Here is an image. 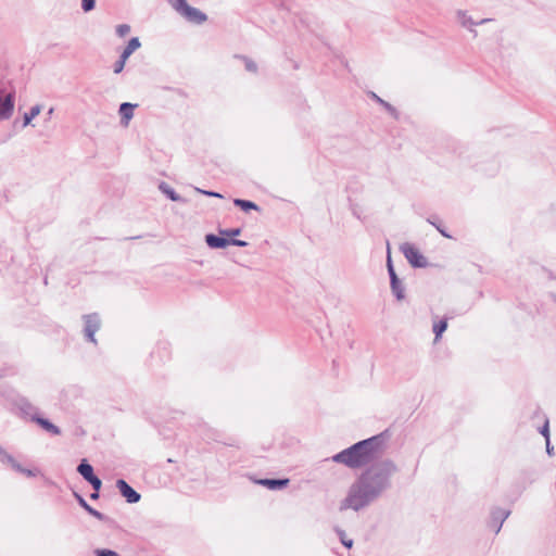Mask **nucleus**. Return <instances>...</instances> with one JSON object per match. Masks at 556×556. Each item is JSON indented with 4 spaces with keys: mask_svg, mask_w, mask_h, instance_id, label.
I'll return each instance as SVG.
<instances>
[{
    "mask_svg": "<svg viewBox=\"0 0 556 556\" xmlns=\"http://www.w3.org/2000/svg\"><path fill=\"white\" fill-rule=\"evenodd\" d=\"M219 233L222 236L228 237V239L235 238L241 233L240 228H230V229H220Z\"/></svg>",
    "mask_w": 556,
    "mask_h": 556,
    "instance_id": "28",
    "label": "nucleus"
},
{
    "mask_svg": "<svg viewBox=\"0 0 556 556\" xmlns=\"http://www.w3.org/2000/svg\"><path fill=\"white\" fill-rule=\"evenodd\" d=\"M96 8V0H81V10L84 12H90Z\"/></svg>",
    "mask_w": 556,
    "mask_h": 556,
    "instance_id": "30",
    "label": "nucleus"
},
{
    "mask_svg": "<svg viewBox=\"0 0 556 556\" xmlns=\"http://www.w3.org/2000/svg\"><path fill=\"white\" fill-rule=\"evenodd\" d=\"M509 515L510 511L505 508H493L491 510V519L489 523L490 528L493 529L495 533H498L502 529L504 521L508 518Z\"/></svg>",
    "mask_w": 556,
    "mask_h": 556,
    "instance_id": "12",
    "label": "nucleus"
},
{
    "mask_svg": "<svg viewBox=\"0 0 556 556\" xmlns=\"http://www.w3.org/2000/svg\"><path fill=\"white\" fill-rule=\"evenodd\" d=\"M96 556H119L118 553H116L113 549L108 548H98L94 551Z\"/></svg>",
    "mask_w": 556,
    "mask_h": 556,
    "instance_id": "31",
    "label": "nucleus"
},
{
    "mask_svg": "<svg viewBox=\"0 0 556 556\" xmlns=\"http://www.w3.org/2000/svg\"><path fill=\"white\" fill-rule=\"evenodd\" d=\"M92 486L93 491H100L102 486V481L98 476H94L90 480L87 481Z\"/></svg>",
    "mask_w": 556,
    "mask_h": 556,
    "instance_id": "32",
    "label": "nucleus"
},
{
    "mask_svg": "<svg viewBox=\"0 0 556 556\" xmlns=\"http://www.w3.org/2000/svg\"><path fill=\"white\" fill-rule=\"evenodd\" d=\"M387 267H388V273L390 276V285H391L392 293L394 294L396 300L401 301L405 298V289H404L402 281L399 279V277L394 270L390 253L388 254V257H387Z\"/></svg>",
    "mask_w": 556,
    "mask_h": 556,
    "instance_id": "7",
    "label": "nucleus"
},
{
    "mask_svg": "<svg viewBox=\"0 0 556 556\" xmlns=\"http://www.w3.org/2000/svg\"><path fill=\"white\" fill-rule=\"evenodd\" d=\"M0 462L2 464L9 465L15 471L23 473L27 477H36L39 472L38 469H27L24 468L11 454H9L1 445H0Z\"/></svg>",
    "mask_w": 556,
    "mask_h": 556,
    "instance_id": "6",
    "label": "nucleus"
},
{
    "mask_svg": "<svg viewBox=\"0 0 556 556\" xmlns=\"http://www.w3.org/2000/svg\"><path fill=\"white\" fill-rule=\"evenodd\" d=\"M176 12L190 23L201 25L207 20V15L197 8L189 5L187 2L180 8H177Z\"/></svg>",
    "mask_w": 556,
    "mask_h": 556,
    "instance_id": "4",
    "label": "nucleus"
},
{
    "mask_svg": "<svg viewBox=\"0 0 556 556\" xmlns=\"http://www.w3.org/2000/svg\"><path fill=\"white\" fill-rule=\"evenodd\" d=\"M408 263L415 268H425L428 265L427 258L413 244L405 242L400 248Z\"/></svg>",
    "mask_w": 556,
    "mask_h": 556,
    "instance_id": "3",
    "label": "nucleus"
},
{
    "mask_svg": "<svg viewBox=\"0 0 556 556\" xmlns=\"http://www.w3.org/2000/svg\"><path fill=\"white\" fill-rule=\"evenodd\" d=\"M141 43L138 37L131 38L123 52L119 55V59L114 63V73L119 74L125 67L127 59L138 49Z\"/></svg>",
    "mask_w": 556,
    "mask_h": 556,
    "instance_id": "9",
    "label": "nucleus"
},
{
    "mask_svg": "<svg viewBox=\"0 0 556 556\" xmlns=\"http://www.w3.org/2000/svg\"><path fill=\"white\" fill-rule=\"evenodd\" d=\"M233 204L238 207H240L244 212H249L251 210L260 211V207L257 204L250 200H243V199H235Z\"/></svg>",
    "mask_w": 556,
    "mask_h": 556,
    "instance_id": "22",
    "label": "nucleus"
},
{
    "mask_svg": "<svg viewBox=\"0 0 556 556\" xmlns=\"http://www.w3.org/2000/svg\"><path fill=\"white\" fill-rule=\"evenodd\" d=\"M85 321L84 334L87 341L97 343L94 338L96 332L100 329L101 320L97 313H91L83 316Z\"/></svg>",
    "mask_w": 556,
    "mask_h": 556,
    "instance_id": "5",
    "label": "nucleus"
},
{
    "mask_svg": "<svg viewBox=\"0 0 556 556\" xmlns=\"http://www.w3.org/2000/svg\"><path fill=\"white\" fill-rule=\"evenodd\" d=\"M13 403L23 417L35 421V417L39 416L38 408L33 405L26 397L18 395L14 399Z\"/></svg>",
    "mask_w": 556,
    "mask_h": 556,
    "instance_id": "10",
    "label": "nucleus"
},
{
    "mask_svg": "<svg viewBox=\"0 0 556 556\" xmlns=\"http://www.w3.org/2000/svg\"><path fill=\"white\" fill-rule=\"evenodd\" d=\"M237 58L241 59L244 62V66L248 72H251V73L257 72V65L253 60H251L250 58L244 56V55H238Z\"/></svg>",
    "mask_w": 556,
    "mask_h": 556,
    "instance_id": "27",
    "label": "nucleus"
},
{
    "mask_svg": "<svg viewBox=\"0 0 556 556\" xmlns=\"http://www.w3.org/2000/svg\"><path fill=\"white\" fill-rule=\"evenodd\" d=\"M137 104L124 102L119 105L118 113L121 115V124L125 127L129 125L130 119L134 117V110Z\"/></svg>",
    "mask_w": 556,
    "mask_h": 556,
    "instance_id": "15",
    "label": "nucleus"
},
{
    "mask_svg": "<svg viewBox=\"0 0 556 556\" xmlns=\"http://www.w3.org/2000/svg\"><path fill=\"white\" fill-rule=\"evenodd\" d=\"M540 433L545 438L546 440H549V428H548V421L546 420L545 424L540 429Z\"/></svg>",
    "mask_w": 556,
    "mask_h": 556,
    "instance_id": "35",
    "label": "nucleus"
},
{
    "mask_svg": "<svg viewBox=\"0 0 556 556\" xmlns=\"http://www.w3.org/2000/svg\"><path fill=\"white\" fill-rule=\"evenodd\" d=\"M197 191L207 197L223 198V195L216 191L202 190L200 188H197Z\"/></svg>",
    "mask_w": 556,
    "mask_h": 556,
    "instance_id": "34",
    "label": "nucleus"
},
{
    "mask_svg": "<svg viewBox=\"0 0 556 556\" xmlns=\"http://www.w3.org/2000/svg\"><path fill=\"white\" fill-rule=\"evenodd\" d=\"M160 190L167 195L174 202H186V200L180 197L172 187H169L166 182H162L159 186Z\"/></svg>",
    "mask_w": 556,
    "mask_h": 556,
    "instance_id": "20",
    "label": "nucleus"
},
{
    "mask_svg": "<svg viewBox=\"0 0 556 556\" xmlns=\"http://www.w3.org/2000/svg\"><path fill=\"white\" fill-rule=\"evenodd\" d=\"M205 242L211 249H224L230 245V239L214 233H207L205 236Z\"/></svg>",
    "mask_w": 556,
    "mask_h": 556,
    "instance_id": "16",
    "label": "nucleus"
},
{
    "mask_svg": "<svg viewBox=\"0 0 556 556\" xmlns=\"http://www.w3.org/2000/svg\"><path fill=\"white\" fill-rule=\"evenodd\" d=\"M456 16L460 25L467 28L469 31L473 33V36H477V31L473 29V26L483 25L490 22V18H482L479 22H475L470 15H468L467 11L458 10L456 12Z\"/></svg>",
    "mask_w": 556,
    "mask_h": 556,
    "instance_id": "13",
    "label": "nucleus"
},
{
    "mask_svg": "<svg viewBox=\"0 0 556 556\" xmlns=\"http://www.w3.org/2000/svg\"><path fill=\"white\" fill-rule=\"evenodd\" d=\"M116 488L118 489L122 496L125 497L126 502L129 504H136L141 498V495L124 479H118L116 481Z\"/></svg>",
    "mask_w": 556,
    "mask_h": 556,
    "instance_id": "11",
    "label": "nucleus"
},
{
    "mask_svg": "<svg viewBox=\"0 0 556 556\" xmlns=\"http://www.w3.org/2000/svg\"><path fill=\"white\" fill-rule=\"evenodd\" d=\"M77 471L86 481L96 476L93 472V467L87 462V459H81L77 466Z\"/></svg>",
    "mask_w": 556,
    "mask_h": 556,
    "instance_id": "19",
    "label": "nucleus"
},
{
    "mask_svg": "<svg viewBox=\"0 0 556 556\" xmlns=\"http://www.w3.org/2000/svg\"><path fill=\"white\" fill-rule=\"evenodd\" d=\"M116 35L121 38L125 37L130 31V26L128 24H119L116 26Z\"/></svg>",
    "mask_w": 556,
    "mask_h": 556,
    "instance_id": "29",
    "label": "nucleus"
},
{
    "mask_svg": "<svg viewBox=\"0 0 556 556\" xmlns=\"http://www.w3.org/2000/svg\"><path fill=\"white\" fill-rule=\"evenodd\" d=\"M375 100L381 104L391 115H393L395 118H397V111L394 106H392L389 102L384 101L377 94L372 93Z\"/></svg>",
    "mask_w": 556,
    "mask_h": 556,
    "instance_id": "25",
    "label": "nucleus"
},
{
    "mask_svg": "<svg viewBox=\"0 0 556 556\" xmlns=\"http://www.w3.org/2000/svg\"><path fill=\"white\" fill-rule=\"evenodd\" d=\"M100 496V491H93L91 494H90V498L91 500H98Z\"/></svg>",
    "mask_w": 556,
    "mask_h": 556,
    "instance_id": "38",
    "label": "nucleus"
},
{
    "mask_svg": "<svg viewBox=\"0 0 556 556\" xmlns=\"http://www.w3.org/2000/svg\"><path fill=\"white\" fill-rule=\"evenodd\" d=\"M383 433L372 435L334 454L330 457V460L342 464L351 469L363 468L379 457L383 450Z\"/></svg>",
    "mask_w": 556,
    "mask_h": 556,
    "instance_id": "2",
    "label": "nucleus"
},
{
    "mask_svg": "<svg viewBox=\"0 0 556 556\" xmlns=\"http://www.w3.org/2000/svg\"><path fill=\"white\" fill-rule=\"evenodd\" d=\"M447 328V320L446 319H441L440 321L435 323L433 325V332L435 334V341H438L442 333L446 330Z\"/></svg>",
    "mask_w": 556,
    "mask_h": 556,
    "instance_id": "24",
    "label": "nucleus"
},
{
    "mask_svg": "<svg viewBox=\"0 0 556 556\" xmlns=\"http://www.w3.org/2000/svg\"><path fill=\"white\" fill-rule=\"evenodd\" d=\"M337 535L339 536L341 543L346 547V548H351L353 546V540L352 539H349L345 534V531L340 529V528H336L334 529Z\"/></svg>",
    "mask_w": 556,
    "mask_h": 556,
    "instance_id": "26",
    "label": "nucleus"
},
{
    "mask_svg": "<svg viewBox=\"0 0 556 556\" xmlns=\"http://www.w3.org/2000/svg\"><path fill=\"white\" fill-rule=\"evenodd\" d=\"M167 3L176 11L177 8H180L182 4L187 2V0H166Z\"/></svg>",
    "mask_w": 556,
    "mask_h": 556,
    "instance_id": "33",
    "label": "nucleus"
},
{
    "mask_svg": "<svg viewBox=\"0 0 556 556\" xmlns=\"http://www.w3.org/2000/svg\"><path fill=\"white\" fill-rule=\"evenodd\" d=\"M41 112V106L39 104H36L29 109L28 112H26L23 116V126L26 127L30 125L31 121L39 115Z\"/></svg>",
    "mask_w": 556,
    "mask_h": 556,
    "instance_id": "21",
    "label": "nucleus"
},
{
    "mask_svg": "<svg viewBox=\"0 0 556 556\" xmlns=\"http://www.w3.org/2000/svg\"><path fill=\"white\" fill-rule=\"evenodd\" d=\"M397 470L391 459L372 464L350 485L346 496L340 502V510L359 511L375 503L391 488V478Z\"/></svg>",
    "mask_w": 556,
    "mask_h": 556,
    "instance_id": "1",
    "label": "nucleus"
},
{
    "mask_svg": "<svg viewBox=\"0 0 556 556\" xmlns=\"http://www.w3.org/2000/svg\"><path fill=\"white\" fill-rule=\"evenodd\" d=\"M74 497L78 502L79 506L83 507L89 515L93 516L100 521H106L109 520V517L102 514L101 511L94 509L91 507L87 501L77 492H73Z\"/></svg>",
    "mask_w": 556,
    "mask_h": 556,
    "instance_id": "14",
    "label": "nucleus"
},
{
    "mask_svg": "<svg viewBox=\"0 0 556 556\" xmlns=\"http://www.w3.org/2000/svg\"><path fill=\"white\" fill-rule=\"evenodd\" d=\"M428 223L431 224L443 237L447 239H452V236L445 230L442 222L437 216H431L428 219Z\"/></svg>",
    "mask_w": 556,
    "mask_h": 556,
    "instance_id": "23",
    "label": "nucleus"
},
{
    "mask_svg": "<svg viewBox=\"0 0 556 556\" xmlns=\"http://www.w3.org/2000/svg\"><path fill=\"white\" fill-rule=\"evenodd\" d=\"M289 482H290V480L288 478H283V479L265 478V479L257 480L258 484L266 486L269 490H281V489L286 488L289 484Z\"/></svg>",
    "mask_w": 556,
    "mask_h": 556,
    "instance_id": "17",
    "label": "nucleus"
},
{
    "mask_svg": "<svg viewBox=\"0 0 556 556\" xmlns=\"http://www.w3.org/2000/svg\"><path fill=\"white\" fill-rule=\"evenodd\" d=\"M230 245H236V247L244 248V247L248 245V242L243 241V240H240V239L231 238L230 239Z\"/></svg>",
    "mask_w": 556,
    "mask_h": 556,
    "instance_id": "36",
    "label": "nucleus"
},
{
    "mask_svg": "<svg viewBox=\"0 0 556 556\" xmlns=\"http://www.w3.org/2000/svg\"><path fill=\"white\" fill-rule=\"evenodd\" d=\"M15 104V92L4 93L0 90V121H7L13 115Z\"/></svg>",
    "mask_w": 556,
    "mask_h": 556,
    "instance_id": "8",
    "label": "nucleus"
},
{
    "mask_svg": "<svg viewBox=\"0 0 556 556\" xmlns=\"http://www.w3.org/2000/svg\"><path fill=\"white\" fill-rule=\"evenodd\" d=\"M546 453L549 456L554 454V447L551 445V440H546Z\"/></svg>",
    "mask_w": 556,
    "mask_h": 556,
    "instance_id": "37",
    "label": "nucleus"
},
{
    "mask_svg": "<svg viewBox=\"0 0 556 556\" xmlns=\"http://www.w3.org/2000/svg\"><path fill=\"white\" fill-rule=\"evenodd\" d=\"M53 112H54V109H53V108H50V109L48 110L47 115H48V117H49V118L52 116Z\"/></svg>",
    "mask_w": 556,
    "mask_h": 556,
    "instance_id": "39",
    "label": "nucleus"
},
{
    "mask_svg": "<svg viewBox=\"0 0 556 556\" xmlns=\"http://www.w3.org/2000/svg\"><path fill=\"white\" fill-rule=\"evenodd\" d=\"M37 425H39L42 429H45L47 432L59 435L61 433V430L58 426L52 424L50 420L42 418L40 416L35 417V421Z\"/></svg>",
    "mask_w": 556,
    "mask_h": 556,
    "instance_id": "18",
    "label": "nucleus"
}]
</instances>
